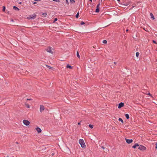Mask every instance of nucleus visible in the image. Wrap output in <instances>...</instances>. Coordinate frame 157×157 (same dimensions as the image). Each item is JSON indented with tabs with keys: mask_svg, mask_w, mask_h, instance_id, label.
I'll use <instances>...</instances> for the list:
<instances>
[{
	"mask_svg": "<svg viewBox=\"0 0 157 157\" xmlns=\"http://www.w3.org/2000/svg\"><path fill=\"white\" fill-rule=\"evenodd\" d=\"M55 155V153H52V156H53V155Z\"/></svg>",
	"mask_w": 157,
	"mask_h": 157,
	"instance_id": "nucleus-31",
	"label": "nucleus"
},
{
	"mask_svg": "<svg viewBox=\"0 0 157 157\" xmlns=\"http://www.w3.org/2000/svg\"><path fill=\"white\" fill-rule=\"evenodd\" d=\"M78 15H79V13L78 12L76 15V18H78Z\"/></svg>",
	"mask_w": 157,
	"mask_h": 157,
	"instance_id": "nucleus-21",
	"label": "nucleus"
},
{
	"mask_svg": "<svg viewBox=\"0 0 157 157\" xmlns=\"http://www.w3.org/2000/svg\"><path fill=\"white\" fill-rule=\"evenodd\" d=\"M153 42L154 43L156 44V42L155 41L153 40Z\"/></svg>",
	"mask_w": 157,
	"mask_h": 157,
	"instance_id": "nucleus-32",
	"label": "nucleus"
},
{
	"mask_svg": "<svg viewBox=\"0 0 157 157\" xmlns=\"http://www.w3.org/2000/svg\"><path fill=\"white\" fill-rule=\"evenodd\" d=\"M66 3H67V4H68V1L67 0H66Z\"/></svg>",
	"mask_w": 157,
	"mask_h": 157,
	"instance_id": "nucleus-28",
	"label": "nucleus"
},
{
	"mask_svg": "<svg viewBox=\"0 0 157 157\" xmlns=\"http://www.w3.org/2000/svg\"><path fill=\"white\" fill-rule=\"evenodd\" d=\"M76 55L79 58H80V55L78 51L77 52Z\"/></svg>",
	"mask_w": 157,
	"mask_h": 157,
	"instance_id": "nucleus-17",
	"label": "nucleus"
},
{
	"mask_svg": "<svg viewBox=\"0 0 157 157\" xmlns=\"http://www.w3.org/2000/svg\"><path fill=\"white\" fill-rule=\"evenodd\" d=\"M47 51L50 53H52V48H48L46 49Z\"/></svg>",
	"mask_w": 157,
	"mask_h": 157,
	"instance_id": "nucleus-8",
	"label": "nucleus"
},
{
	"mask_svg": "<svg viewBox=\"0 0 157 157\" xmlns=\"http://www.w3.org/2000/svg\"><path fill=\"white\" fill-rule=\"evenodd\" d=\"M46 66L49 69H52V67H51L47 65H46Z\"/></svg>",
	"mask_w": 157,
	"mask_h": 157,
	"instance_id": "nucleus-20",
	"label": "nucleus"
},
{
	"mask_svg": "<svg viewBox=\"0 0 157 157\" xmlns=\"http://www.w3.org/2000/svg\"><path fill=\"white\" fill-rule=\"evenodd\" d=\"M57 20V18H55L54 19V22H55Z\"/></svg>",
	"mask_w": 157,
	"mask_h": 157,
	"instance_id": "nucleus-26",
	"label": "nucleus"
},
{
	"mask_svg": "<svg viewBox=\"0 0 157 157\" xmlns=\"http://www.w3.org/2000/svg\"><path fill=\"white\" fill-rule=\"evenodd\" d=\"M124 106V103L122 102H121L119 104L118 108L119 109L121 108L122 107H123Z\"/></svg>",
	"mask_w": 157,
	"mask_h": 157,
	"instance_id": "nucleus-9",
	"label": "nucleus"
},
{
	"mask_svg": "<svg viewBox=\"0 0 157 157\" xmlns=\"http://www.w3.org/2000/svg\"><path fill=\"white\" fill-rule=\"evenodd\" d=\"M125 116L127 119H128L129 118V117L128 114H125Z\"/></svg>",
	"mask_w": 157,
	"mask_h": 157,
	"instance_id": "nucleus-14",
	"label": "nucleus"
},
{
	"mask_svg": "<svg viewBox=\"0 0 157 157\" xmlns=\"http://www.w3.org/2000/svg\"><path fill=\"white\" fill-rule=\"evenodd\" d=\"M138 146H139V144H138L136 143V144L134 146H133L132 147L134 148H135L136 147Z\"/></svg>",
	"mask_w": 157,
	"mask_h": 157,
	"instance_id": "nucleus-11",
	"label": "nucleus"
},
{
	"mask_svg": "<svg viewBox=\"0 0 157 157\" xmlns=\"http://www.w3.org/2000/svg\"><path fill=\"white\" fill-rule=\"evenodd\" d=\"M138 149L140 150L144 151L146 149V147L140 145L139 146Z\"/></svg>",
	"mask_w": 157,
	"mask_h": 157,
	"instance_id": "nucleus-2",
	"label": "nucleus"
},
{
	"mask_svg": "<svg viewBox=\"0 0 157 157\" xmlns=\"http://www.w3.org/2000/svg\"><path fill=\"white\" fill-rule=\"evenodd\" d=\"M93 48H94V46H93Z\"/></svg>",
	"mask_w": 157,
	"mask_h": 157,
	"instance_id": "nucleus-43",
	"label": "nucleus"
},
{
	"mask_svg": "<svg viewBox=\"0 0 157 157\" xmlns=\"http://www.w3.org/2000/svg\"><path fill=\"white\" fill-rule=\"evenodd\" d=\"M78 124L79 125H80L81 124V123L80 122H78Z\"/></svg>",
	"mask_w": 157,
	"mask_h": 157,
	"instance_id": "nucleus-34",
	"label": "nucleus"
},
{
	"mask_svg": "<svg viewBox=\"0 0 157 157\" xmlns=\"http://www.w3.org/2000/svg\"><path fill=\"white\" fill-rule=\"evenodd\" d=\"M36 15L34 14L33 16H29L28 17H27L28 19H33L35 18Z\"/></svg>",
	"mask_w": 157,
	"mask_h": 157,
	"instance_id": "nucleus-6",
	"label": "nucleus"
},
{
	"mask_svg": "<svg viewBox=\"0 0 157 157\" xmlns=\"http://www.w3.org/2000/svg\"><path fill=\"white\" fill-rule=\"evenodd\" d=\"M25 105L26 106H27V107L28 108H29L30 107V106L28 104H25Z\"/></svg>",
	"mask_w": 157,
	"mask_h": 157,
	"instance_id": "nucleus-22",
	"label": "nucleus"
},
{
	"mask_svg": "<svg viewBox=\"0 0 157 157\" xmlns=\"http://www.w3.org/2000/svg\"><path fill=\"white\" fill-rule=\"evenodd\" d=\"M36 130L38 133H40L41 132V130L39 128H36Z\"/></svg>",
	"mask_w": 157,
	"mask_h": 157,
	"instance_id": "nucleus-10",
	"label": "nucleus"
},
{
	"mask_svg": "<svg viewBox=\"0 0 157 157\" xmlns=\"http://www.w3.org/2000/svg\"><path fill=\"white\" fill-rule=\"evenodd\" d=\"M89 126L90 128H92L93 127V125L91 124H89Z\"/></svg>",
	"mask_w": 157,
	"mask_h": 157,
	"instance_id": "nucleus-23",
	"label": "nucleus"
},
{
	"mask_svg": "<svg viewBox=\"0 0 157 157\" xmlns=\"http://www.w3.org/2000/svg\"><path fill=\"white\" fill-rule=\"evenodd\" d=\"M139 55V53L138 52H137L136 53V56L138 57Z\"/></svg>",
	"mask_w": 157,
	"mask_h": 157,
	"instance_id": "nucleus-24",
	"label": "nucleus"
},
{
	"mask_svg": "<svg viewBox=\"0 0 157 157\" xmlns=\"http://www.w3.org/2000/svg\"><path fill=\"white\" fill-rule=\"evenodd\" d=\"M21 3H22L21 2H20L19 3V4H21Z\"/></svg>",
	"mask_w": 157,
	"mask_h": 157,
	"instance_id": "nucleus-38",
	"label": "nucleus"
},
{
	"mask_svg": "<svg viewBox=\"0 0 157 157\" xmlns=\"http://www.w3.org/2000/svg\"><path fill=\"white\" fill-rule=\"evenodd\" d=\"M114 64H116V63L115 62H114Z\"/></svg>",
	"mask_w": 157,
	"mask_h": 157,
	"instance_id": "nucleus-40",
	"label": "nucleus"
},
{
	"mask_svg": "<svg viewBox=\"0 0 157 157\" xmlns=\"http://www.w3.org/2000/svg\"><path fill=\"white\" fill-rule=\"evenodd\" d=\"M44 110V106L42 105H41L40 106V110L41 112H42Z\"/></svg>",
	"mask_w": 157,
	"mask_h": 157,
	"instance_id": "nucleus-5",
	"label": "nucleus"
},
{
	"mask_svg": "<svg viewBox=\"0 0 157 157\" xmlns=\"http://www.w3.org/2000/svg\"><path fill=\"white\" fill-rule=\"evenodd\" d=\"M33 3L34 4H36V2H33Z\"/></svg>",
	"mask_w": 157,
	"mask_h": 157,
	"instance_id": "nucleus-35",
	"label": "nucleus"
},
{
	"mask_svg": "<svg viewBox=\"0 0 157 157\" xmlns=\"http://www.w3.org/2000/svg\"><path fill=\"white\" fill-rule=\"evenodd\" d=\"M118 2L120 1V0H117Z\"/></svg>",
	"mask_w": 157,
	"mask_h": 157,
	"instance_id": "nucleus-39",
	"label": "nucleus"
},
{
	"mask_svg": "<svg viewBox=\"0 0 157 157\" xmlns=\"http://www.w3.org/2000/svg\"><path fill=\"white\" fill-rule=\"evenodd\" d=\"M13 8L15 10H19V9H18L17 7L16 6H14L13 7Z\"/></svg>",
	"mask_w": 157,
	"mask_h": 157,
	"instance_id": "nucleus-12",
	"label": "nucleus"
},
{
	"mask_svg": "<svg viewBox=\"0 0 157 157\" xmlns=\"http://www.w3.org/2000/svg\"><path fill=\"white\" fill-rule=\"evenodd\" d=\"M11 21H13V20H11Z\"/></svg>",
	"mask_w": 157,
	"mask_h": 157,
	"instance_id": "nucleus-42",
	"label": "nucleus"
},
{
	"mask_svg": "<svg viewBox=\"0 0 157 157\" xmlns=\"http://www.w3.org/2000/svg\"><path fill=\"white\" fill-rule=\"evenodd\" d=\"M125 140H126V142L129 144L132 143L133 141V140L132 139L129 140V139H125Z\"/></svg>",
	"mask_w": 157,
	"mask_h": 157,
	"instance_id": "nucleus-7",
	"label": "nucleus"
},
{
	"mask_svg": "<svg viewBox=\"0 0 157 157\" xmlns=\"http://www.w3.org/2000/svg\"><path fill=\"white\" fill-rule=\"evenodd\" d=\"M5 7L4 6L3 7V11H5Z\"/></svg>",
	"mask_w": 157,
	"mask_h": 157,
	"instance_id": "nucleus-29",
	"label": "nucleus"
},
{
	"mask_svg": "<svg viewBox=\"0 0 157 157\" xmlns=\"http://www.w3.org/2000/svg\"><path fill=\"white\" fill-rule=\"evenodd\" d=\"M103 43H104V44H106L107 43V41L106 40H104L103 41V42H102Z\"/></svg>",
	"mask_w": 157,
	"mask_h": 157,
	"instance_id": "nucleus-19",
	"label": "nucleus"
},
{
	"mask_svg": "<svg viewBox=\"0 0 157 157\" xmlns=\"http://www.w3.org/2000/svg\"><path fill=\"white\" fill-rule=\"evenodd\" d=\"M31 100V99H27V100Z\"/></svg>",
	"mask_w": 157,
	"mask_h": 157,
	"instance_id": "nucleus-37",
	"label": "nucleus"
},
{
	"mask_svg": "<svg viewBox=\"0 0 157 157\" xmlns=\"http://www.w3.org/2000/svg\"><path fill=\"white\" fill-rule=\"evenodd\" d=\"M67 67L68 68H69V69H72V67L71 66H70L69 65H67Z\"/></svg>",
	"mask_w": 157,
	"mask_h": 157,
	"instance_id": "nucleus-16",
	"label": "nucleus"
},
{
	"mask_svg": "<svg viewBox=\"0 0 157 157\" xmlns=\"http://www.w3.org/2000/svg\"><path fill=\"white\" fill-rule=\"evenodd\" d=\"M35 1H40V0H34Z\"/></svg>",
	"mask_w": 157,
	"mask_h": 157,
	"instance_id": "nucleus-36",
	"label": "nucleus"
},
{
	"mask_svg": "<svg viewBox=\"0 0 157 157\" xmlns=\"http://www.w3.org/2000/svg\"><path fill=\"white\" fill-rule=\"evenodd\" d=\"M70 2H72V3H73V2H75V1L74 0H70Z\"/></svg>",
	"mask_w": 157,
	"mask_h": 157,
	"instance_id": "nucleus-25",
	"label": "nucleus"
},
{
	"mask_svg": "<svg viewBox=\"0 0 157 157\" xmlns=\"http://www.w3.org/2000/svg\"><path fill=\"white\" fill-rule=\"evenodd\" d=\"M150 16H151V17L153 19H154L155 18H154V16L153 15V14L152 13H151L150 14Z\"/></svg>",
	"mask_w": 157,
	"mask_h": 157,
	"instance_id": "nucleus-13",
	"label": "nucleus"
},
{
	"mask_svg": "<svg viewBox=\"0 0 157 157\" xmlns=\"http://www.w3.org/2000/svg\"><path fill=\"white\" fill-rule=\"evenodd\" d=\"M42 15L44 17H46L47 15V13H44L42 14Z\"/></svg>",
	"mask_w": 157,
	"mask_h": 157,
	"instance_id": "nucleus-18",
	"label": "nucleus"
},
{
	"mask_svg": "<svg viewBox=\"0 0 157 157\" xmlns=\"http://www.w3.org/2000/svg\"><path fill=\"white\" fill-rule=\"evenodd\" d=\"M118 120L119 121H120L122 124L124 123V121L121 118H119Z\"/></svg>",
	"mask_w": 157,
	"mask_h": 157,
	"instance_id": "nucleus-15",
	"label": "nucleus"
},
{
	"mask_svg": "<svg viewBox=\"0 0 157 157\" xmlns=\"http://www.w3.org/2000/svg\"><path fill=\"white\" fill-rule=\"evenodd\" d=\"M126 31H127H127H128V29H127V30H126Z\"/></svg>",
	"mask_w": 157,
	"mask_h": 157,
	"instance_id": "nucleus-41",
	"label": "nucleus"
},
{
	"mask_svg": "<svg viewBox=\"0 0 157 157\" xmlns=\"http://www.w3.org/2000/svg\"><path fill=\"white\" fill-rule=\"evenodd\" d=\"M100 8V3H99L97 5V8L95 10V12L96 13H98L99 11Z\"/></svg>",
	"mask_w": 157,
	"mask_h": 157,
	"instance_id": "nucleus-4",
	"label": "nucleus"
},
{
	"mask_svg": "<svg viewBox=\"0 0 157 157\" xmlns=\"http://www.w3.org/2000/svg\"><path fill=\"white\" fill-rule=\"evenodd\" d=\"M147 94L149 95H150V96H151V94L150 93H148V94Z\"/></svg>",
	"mask_w": 157,
	"mask_h": 157,
	"instance_id": "nucleus-33",
	"label": "nucleus"
},
{
	"mask_svg": "<svg viewBox=\"0 0 157 157\" xmlns=\"http://www.w3.org/2000/svg\"><path fill=\"white\" fill-rule=\"evenodd\" d=\"M23 122L25 125L26 126L29 125L30 124V122L29 121L26 120H23Z\"/></svg>",
	"mask_w": 157,
	"mask_h": 157,
	"instance_id": "nucleus-3",
	"label": "nucleus"
},
{
	"mask_svg": "<svg viewBox=\"0 0 157 157\" xmlns=\"http://www.w3.org/2000/svg\"><path fill=\"white\" fill-rule=\"evenodd\" d=\"M84 24H85V23L83 21H82L81 23V25H83Z\"/></svg>",
	"mask_w": 157,
	"mask_h": 157,
	"instance_id": "nucleus-27",
	"label": "nucleus"
},
{
	"mask_svg": "<svg viewBox=\"0 0 157 157\" xmlns=\"http://www.w3.org/2000/svg\"><path fill=\"white\" fill-rule=\"evenodd\" d=\"M79 143L81 145L82 147L83 148L86 147V145L83 140L80 139L79 140Z\"/></svg>",
	"mask_w": 157,
	"mask_h": 157,
	"instance_id": "nucleus-1",
	"label": "nucleus"
},
{
	"mask_svg": "<svg viewBox=\"0 0 157 157\" xmlns=\"http://www.w3.org/2000/svg\"><path fill=\"white\" fill-rule=\"evenodd\" d=\"M156 145V146L155 147V148L157 149V142H156V144H155Z\"/></svg>",
	"mask_w": 157,
	"mask_h": 157,
	"instance_id": "nucleus-30",
	"label": "nucleus"
}]
</instances>
